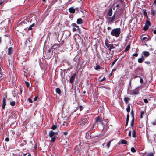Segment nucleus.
Masks as SVG:
<instances>
[{
    "label": "nucleus",
    "instance_id": "nucleus-53",
    "mask_svg": "<svg viewBox=\"0 0 156 156\" xmlns=\"http://www.w3.org/2000/svg\"><path fill=\"white\" fill-rule=\"evenodd\" d=\"M28 100L30 103H32L33 102L32 100L30 98H28Z\"/></svg>",
    "mask_w": 156,
    "mask_h": 156
},
{
    "label": "nucleus",
    "instance_id": "nucleus-8",
    "mask_svg": "<svg viewBox=\"0 0 156 156\" xmlns=\"http://www.w3.org/2000/svg\"><path fill=\"white\" fill-rule=\"evenodd\" d=\"M143 70V68L139 67L136 68L134 70V72L136 75H141Z\"/></svg>",
    "mask_w": 156,
    "mask_h": 156
},
{
    "label": "nucleus",
    "instance_id": "nucleus-33",
    "mask_svg": "<svg viewBox=\"0 0 156 156\" xmlns=\"http://www.w3.org/2000/svg\"><path fill=\"white\" fill-rule=\"evenodd\" d=\"M130 105L129 104H128V106L126 108V111L127 112L129 113L130 112Z\"/></svg>",
    "mask_w": 156,
    "mask_h": 156
},
{
    "label": "nucleus",
    "instance_id": "nucleus-6",
    "mask_svg": "<svg viewBox=\"0 0 156 156\" xmlns=\"http://www.w3.org/2000/svg\"><path fill=\"white\" fill-rule=\"evenodd\" d=\"M95 122L94 124L95 125L96 124H97V125L98 126V123H100L103 126H104V124L103 122H102V120L101 118H100L99 116H98L95 119Z\"/></svg>",
    "mask_w": 156,
    "mask_h": 156
},
{
    "label": "nucleus",
    "instance_id": "nucleus-1",
    "mask_svg": "<svg viewBox=\"0 0 156 156\" xmlns=\"http://www.w3.org/2000/svg\"><path fill=\"white\" fill-rule=\"evenodd\" d=\"M105 46L108 49L109 53H111V56H110L109 58H112L113 57V56L114 51H112V52L111 51V50L112 49H114L115 48V47L114 46V44L112 43L109 44L108 43V40L106 38L105 40Z\"/></svg>",
    "mask_w": 156,
    "mask_h": 156
},
{
    "label": "nucleus",
    "instance_id": "nucleus-20",
    "mask_svg": "<svg viewBox=\"0 0 156 156\" xmlns=\"http://www.w3.org/2000/svg\"><path fill=\"white\" fill-rule=\"evenodd\" d=\"M143 55L145 57H147L150 55V53L148 51H144L143 52Z\"/></svg>",
    "mask_w": 156,
    "mask_h": 156
},
{
    "label": "nucleus",
    "instance_id": "nucleus-36",
    "mask_svg": "<svg viewBox=\"0 0 156 156\" xmlns=\"http://www.w3.org/2000/svg\"><path fill=\"white\" fill-rule=\"evenodd\" d=\"M118 59V58H117L115 59L114 60V61L111 64V67L113 66V65L115 63V62L117 61Z\"/></svg>",
    "mask_w": 156,
    "mask_h": 156
},
{
    "label": "nucleus",
    "instance_id": "nucleus-64",
    "mask_svg": "<svg viewBox=\"0 0 156 156\" xmlns=\"http://www.w3.org/2000/svg\"><path fill=\"white\" fill-rule=\"evenodd\" d=\"M153 5L156 6V0H154V1Z\"/></svg>",
    "mask_w": 156,
    "mask_h": 156
},
{
    "label": "nucleus",
    "instance_id": "nucleus-54",
    "mask_svg": "<svg viewBox=\"0 0 156 156\" xmlns=\"http://www.w3.org/2000/svg\"><path fill=\"white\" fill-rule=\"evenodd\" d=\"M27 20H24L23 21L22 20L21 21V23H25L26 22H27Z\"/></svg>",
    "mask_w": 156,
    "mask_h": 156
},
{
    "label": "nucleus",
    "instance_id": "nucleus-21",
    "mask_svg": "<svg viewBox=\"0 0 156 156\" xmlns=\"http://www.w3.org/2000/svg\"><path fill=\"white\" fill-rule=\"evenodd\" d=\"M32 39H31L29 37V38H28L26 41L25 44V45L27 44L28 43H30V42L32 41Z\"/></svg>",
    "mask_w": 156,
    "mask_h": 156
},
{
    "label": "nucleus",
    "instance_id": "nucleus-17",
    "mask_svg": "<svg viewBox=\"0 0 156 156\" xmlns=\"http://www.w3.org/2000/svg\"><path fill=\"white\" fill-rule=\"evenodd\" d=\"M76 23L78 24H81L83 23V21L81 18H80L77 19Z\"/></svg>",
    "mask_w": 156,
    "mask_h": 156
},
{
    "label": "nucleus",
    "instance_id": "nucleus-2",
    "mask_svg": "<svg viewBox=\"0 0 156 156\" xmlns=\"http://www.w3.org/2000/svg\"><path fill=\"white\" fill-rule=\"evenodd\" d=\"M121 33L120 28H116L113 29L111 32V34L113 36H115L116 37H118Z\"/></svg>",
    "mask_w": 156,
    "mask_h": 156
},
{
    "label": "nucleus",
    "instance_id": "nucleus-3",
    "mask_svg": "<svg viewBox=\"0 0 156 156\" xmlns=\"http://www.w3.org/2000/svg\"><path fill=\"white\" fill-rule=\"evenodd\" d=\"M48 135L51 138V142H54L56 139V136L55 135H57V133H55L51 130L49 132Z\"/></svg>",
    "mask_w": 156,
    "mask_h": 156
},
{
    "label": "nucleus",
    "instance_id": "nucleus-62",
    "mask_svg": "<svg viewBox=\"0 0 156 156\" xmlns=\"http://www.w3.org/2000/svg\"><path fill=\"white\" fill-rule=\"evenodd\" d=\"M68 133L67 132H64L63 133V134L65 135H66L68 134Z\"/></svg>",
    "mask_w": 156,
    "mask_h": 156
},
{
    "label": "nucleus",
    "instance_id": "nucleus-14",
    "mask_svg": "<svg viewBox=\"0 0 156 156\" xmlns=\"http://www.w3.org/2000/svg\"><path fill=\"white\" fill-rule=\"evenodd\" d=\"M52 55V53H48V52H47L46 55H45L44 57L46 59H50Z\"/></svg>",
    "mask_w": 156,
    "mask_h": 156
},
{
    "label": "nucleus",
    "instance_id": "nucleus-38",
    "mask_svg": "<svg viewBox=\"0 0 156 156\" xmlns=\"http://www.w3.org/2000/svg\"><path fill=\"white\" fill-rule=\"evenodd\" d=\"M100 66L99 65H98V66H96L95 68V69L96 70H98V69H100Z\"/></svg>",
    "mask_w": 156,
    "mask_h": 156
},
{
    "label": "nucleus",
    "instance_id": "nucleus-15",
    "mask_svg": "<svg viewBox=\"0 0 156 156\" xmlns=\"http://www.w3.org/2000/svg\"><path fill=\"white\" fill-rule=\"evenodd\" d=\"M151 14L152 16H156V9L151 8Z\"/></svg>",
    "mask_w": 156,
    "mask_h": 156
},
{
    "label": "nucleus",
    "instance_id": "nucleus-16",
    "mask_svg": "<svg viewBox=\"0 0 156 156\" xmlns=\"http://www.w3.org/2000/svg\"><path fill=\"white\" fill-rule=\"evenodd\" d=\"M115 12L114 15L112 17H110L108 18V20L109 22H113L114 20L115 17Z\"/></svg>",
    "mask_w": 156,
    "mask_h": 156
},
{
    "label": "nucleus",
    "instance_id": "nucleus-9",
    "mask_svg": "<svg viewBox=\"0 0 156 156\" xmlns=\"http://www.w3.org/2000/svg\"><path fill=\"white\" fill-rule=\"evenodd\" d=\"M116 3L117 5L116 7H119L120 6H122L125 4V2L123 0H117Z\"/></svg>",
    "mask_w": 156,
    "mask_h": 156
},
{
    "label": "nucleus",
    "instance_id": "nucleus-48",
    "mask_svg": "<svg viewBox=\"0 0 156 156\" xmlns=\"http://www.w3.org/2000/svg\"><path fill=\"white\" fill-rule=\"evenodd\" d=\"M143 123H141L138 126V127L140 128H142L143 127Z\"/></svg>",
    "mask_w": 156,
    "mask_h": 156
},
{
    "label": "nucleus",
    "instance_id": "nucleus-30",
    "mask_svg": "<svg viewBox=\"0 0 156 156\" xmlns=\"http://www.w3.org/2000/svg\"><path fill=\"white\" fill-rule=\"evenodd\" d=\"M149 27L146 24L143 27V30H144L146 31L148 29Z\"/></svg>",
    "mask_w": 156,
    "mask_h": 156
},
{
    "label": "nucleus",
    "instance_id": "nucleus-46",
    "mask_svg": "<svg viewBox=\"0 0 156 156\" xmlns=\"http://www.w3.org/2000/svg\"><path fill=\"white\" fill-rule=\"evenodd\" d=\"M83 108H84L83 107V106H82V105L79 106V109H80V111H82L83 109Z\"/></svg>",
    "mask_w": 156,
    "mask_h": 156
},
{
    "label": "nucleus",
    "instance_id": "nucleus-35",
    "mask_svg": "<svg viewBox=\"0 0 156 156\" xmlns=\"http://www.w3.org/2000/svg\"><path fill=\"white\" fill-rule=\"evenodd\" d=\"M121 143L123 144H126L127 143V142L124 140H122L121 141Z\"/></svg>",
    "mask_w": 156,
    "mask_h": 156
},
{
    "label": "nucleus",
    "instance_id": "nucleus-50",
    "mask_svg": "<svg viewBox=\"0 0 156 156\" xmlns=\"http://www.w3.org/2000/svg\"><path fill=\"white\" fill-rule=\"evenodd\" d=\"M144 102L145 103H147L148 102V101L147 99H144Z\"/></svg>",
    "mask_w": 156,
    "mask_h": 156
},
{
    "label": "nucleus",
    "instance_id": "nucleus-18",
    "mask_svg": "<svg viewBox=\"0 0 156 156\" xmlns=\"http://www.w3.org/2000/svg\"><path fill=\"white\" fill-rule=\"evenodd\" d=\"M76 9L73 8V7H71L69 9V11L70 13H74L75 12Z\"/></svg>",
    "mask_w": 156,
    "mask_h": 156
},
{
    "label": "nucleus",
    "instance_id": "nucleus-49",
    "mask_svg": "<svg viewBox=\"0 0 156 156\" xmlns=\"http://www.w3.org/2000/svg\"><path fill=\"white\" fill-rule=\"evenodd\" d=\"M138 55V54L137 53H134L133 55V56L137 57Z\"/></svg>",
    "mask_w": 156,
    "mask_h": 156
},
{
    "label": "nucleus",
    "instance_id": "nucleus-34",
    "mask_svg": "<svg viewBox=\"0 0 156 156\" xmlns=\"http://www.w3.org/2000/svg\"><path fill=\"white\" fill-rule=\"evenodd\" d=\"M16 103L15 101H13L12 102H11L10 103V105L11 106H14L15 105Z\"/></svg>",
    "mask_w": 156,
    "mask_h": 156
},
{
    "label": "nucleus",
    "instance_id": "nucleus-43",
    "mask_svg": "<svg viewBox=\"0 0 156 156\" xmlns=\"http://www.w3.org/2000/svg\"><path fill=\"white\" fill-rule=\"evenodd\" d=\"M94 126H95V125L94 124H93V125L91 127V128H90L89 131H88V132H90V131H92V130L93 129H94Z\"/></svg>",
    "mask_w": 156,
    "mask_h": 156
},
{
    "label": "nucleus",
    "instance_id": "nucleus-7",
    "mask_svg": "<svg viewBox=\"0 0 156 156\" xmlns=\"http://www.w3.org/2000/svg\"><path fill=\"white\" fill-rule=\"evenodd\" d=\"M80 147L77 145L74 148V154L76 155L80 156L81 155V152L80 150Z\"/></svg>",
    "mask_w": 156,
    "mask_h": 156
},
{
    "label": "nucleus",
    "instance_id": "nucleus-55",
    "mask_svg": "<svg viewBox=\"0 0 156 156\" xmlns=\"http://www.w3.org/2000/svg\"><path fill=\"white\" fill-rule=\"evenodd\" d=\"M55 48V47L53 45L49 49H51V50H52V49H54Z\"/></svg>",
    "mask_w": 156,
    "mask_h": 156
},
{
    "label": "nucleus",
    "instance_id": "nucleus-51",
    "mask_svg": "<svg viewBox=\"0 0 156 156\" xmlns=\"http://www.w3.org/2000/svg\"><path fill=\"white\" fill-rule=\"evenodd\" d=\"M51 49H49L48 50V52H47L48 53H53V51L51 52Z\"/></svg>",
    "mask_w": 156,
    "mask_h": 156
},
{
    "label": "nucleus",
    "instance_id": "nucleus-26",
    "mask_svg": "<svg viewBox=\"0 0 156 156\" xmlns=\"http://www.w3.org/2000/svg\"><path fill=\"white\" fill-rule=\"evenodd\" d=\"M130 47V44H129L125 48L124 51L125 52H126L127 51H128Z\"/></svg>",
    "mask_w": 156,
    "mask_h": 156
},
{
    "label": "nucleus",
    "instance_id": "nucleus-31",
    "mask_svg": "<svg viewBox=\"0 0 156 156\" xmlns=\"http://www.w3.org/2000/svg\"><path fill=\"white\" fill-rule=\"evenodd\" d=\"M136 133L134 130H133L132 132V136L135 138L136 137Z\"/></svg>",
    "mask_w": 156,
    "mask_h": 156
},
{
    "label": "nucleus",
    "instance_id": "nucleus-60",
    "mask_svg": "<svg viewBox=\"0 0 156 156\" xmlns=\"http://www.w3.org/2000/svg\"><path fill=\"white\" fill-rule=\"evenodd\" d=\"M152 124L153 125H156V120H155V121L153 122H152Z\"/></svg>",
    "mask_w": 156,
    "mask_h": 156
},
{
    "label": "nucleus",
    "instance_id": "nucleus-44",
    "mask_svg": "<svg viewBox=\"0 0 156 156\" xmlns=\"http://www.w3.org/2000/svg\"><path fill=\"white\" fill-rule=\"evenodd\" d=\"M146 24L148 25L151 26V23L150 21L147 20L146 22Z\"/></svg>",
    "mask_w": 156,
    "mask_h": 156
},
{
    "label": "nucleus",
    "instance_id": "nucleus-61",
    "mask_svg": "<svg viewBox=\"0 0 156 156\" xmlns=\"http://www.w3.org/2000/svg\"><path fill=\"white\" fill-rule=\"evenodd\" d=\"M143 80L142 78H140V83H143Z\"/></svg>",
    "mask_w": 156,
    "mask_h": 156
},
{
    "label": "nucleus",
    "instance_id": "nucleus-12",
    "mask_svg": "<svg viewBox=\"0 0 156 156\" xmlns=\"http://www.w3.org/2000/svg\"><path fill=\"white\" fill-rule=\"evenodd\" d=\"M13 48L12 47H10L8 49V55H11L13 52Z\"/></svg>",
    "mask_w": 156,
    "mask_h": 156
},
{
    "label": "nucleus",
    "instance_id": "nucleus-56",
    "mask_svg": "<svg viewBox=\"0 0 156 156\" xmlns=\"http://www.w3.org/2000/svg\"><path fill=\"white\" fill-rule=\"evenodd\" d=\"M55 48V47L53 45L49 49H51V50H52V49H54Z\"/></svg>",
    "mask_w": 156,
    "mask_h": 156
},
{
    "label": "nucleus",
    "instance_id": "nucleus-57",
    "mask_svg": "<svg viewBox=\"0 0 156 156\" xmlns=\"http://www.w3.org/2000/svg\"><path fill=\"white\" fill-rule=\"evenodd\" d=\"M5 140L6 142H8L9 140V138L8 137H6L5 139Z\"/></svg>",
    "mask_w": 156,
    "mask_h": 156
},
{
    "label": "nucleus",
    "instance_id": "nucleus-19",
    "mask_svg": "<svg viewBox=\"0 0 156 156\" xmlns=\"http://www.w3.org/2000/svg\"><path fill=\"white\" fill-rule=\"evenodd\" d=\"M144 60V57L142 56V58H138V62L139 63H141L143 62V60Z\"/></svg>",
    "mask_w": 156,
    "mask_h": 156
},
{
    "label": "nucleus",
    "instance_id": "nucleus-63",
    "mask_svg": "<svg viewBox=\"0 0 156 156\" xmlns=\"http://www.w3.org/2000/svg\"><path fill=\"white\" fill-rule=\"evenodd\" d=\"M131 131H130L129 133V134H128V135L130 137H131Z\"/></svg>",
    "mask_w": 156,
    "mask_h": 156
},
{
    "label": "nucleus",
    "instance_id": "nucleus-47",
    "mask_svg": "<svg viewBox=\"0 0 156 156\" xmlns=\"http://www.w3.org/2000/svg\"><path fill=\"white\" fill-rule=\"evenodd\" d=\"M131 113L133 118H134V112H133V110H131Z\"/></svg>",
    "mask_w": 156,
    "mask_h": 156
},
{
    "label": "nucleus",
    "instance_id": "nucleus-59",
    "mask_svg": "<svg viewBox=\"0 0 156 156\" xmlns=\"http://www.w3.org/2000/svg\"><path fill=\"white\" fill-rule=\"evenodd\" d=\"M38 97L37 96V97H35V98H34V101H36L37 99L38 98Z\"/></svg>",
    "mask_w": 156,
    "mask_h": 156
},
{
    "label": "nucleus",
    "instance_id": "nucleus-45",
    "mask_svg": "<svg viewBox=\"0 0 156 156\" xmlns=\"http://www.w3.org/2000/svg\"><path fill=\"white\" fill-rule=\"evenodd\" d=\"M131 151L133 152H135L136 151L135 149L133 147L131 148Z\"/></svg>",
    "mask_w": 156,
    "mask_h": 156
},
{
    "label": "nucleus",
    "instance_id": "nucleus-52",
    "mask_svg": "<svg viewBox=\"0 0 156 156\" xmlns=\"http://www.w3.org/2000/svg\"><path fill=\"white\" fill-rule=\"evenodd\" d=\"M144 63L147 65H149L150 63V61H145Z\"/></svg>",
    "mask_w": 156,
    "mask_h": 156
},
{
    "label": "nucleus",
    "instance_id": "nucleus-13",
    "mask_svg": "<svg viewBox=\"0 0 156 156\" xmlns=\"http://www.w3.org/2000/svg\"><path fill=\"white\" fill-rule=\"evenodd\" d=\"M75 77L76 74H75L71 76L69 80V82L70 83L72 84L73 83L74 80L75 79Z\"/></svg>",
    "mask_w": 156,
    "mask_h": 156
},
{
    "label": "nucleus",
    "instance_id": "nucleus-58",
    "mask_svg": "<svg viewBox=\"0 0 156 156\" xmlns=\"http://www.w3.org/2000/svg\"><path fill=\"white\" fill-rule=\"evenodd\" d=\"M106 78L105 77L103 78L102 79H101L100 81L101 82H102L103 81H104L105 80Z\"/></svg>",
    "mask_w": 156,
    "mask_h": 156
},
{
    "label": "nucleus",
    "instance_id": "nucleus-42",
    "mask_svg": "<svg viewBox=\"0 0 156 156\" xmlns=\"http://www.w3.org/2000/svg\"><path fill=\"white\" fill-rule=\"evenodd\" d=\"M25 83L27 87H30V83L27 81H25Z\"/></svg>",
    "mask_w": 156,
    "mask_h": 156
},
{
    "label": "nucleus",
    "instance_id": "nucleus-27",
    "mask_svg": "<svg viewBox=\"0 0 156 156\" xmlns=\"http://www.w3.org/2000/svg\"><path fill=\"white\" fill-rule=\"evenodd\" d=\"M149 38L147 37H143L142 38V41L144 42L147 41H148Z\"/></svg>",
    "mask_w": 156,
    "mask_h": 156
},
{
    "label": "nucleus",
    "instance_id": "nucleus-40",
    "mask_svg": "<svg viewBox=\"0 0 156 156\" xmlns=\"http://www.w3.org/2000/svg\"><path fill=\"white\" fill-rule=\"evenodd\" d=\"M53 45L55 47V48L58 47H59L60 46V44H54V45Z\"/></svg>",
    "mask_w": 156,
    "mask_h": 156
},
{
    "label": "nucleus",
    "instance_id": "nucleus-5",
    "mask_svg": "<svg viewBox=\"0 0 156 156\" xmlns=\"http://www.w3.org/2000/svg\"><path fill=\"white\" fill-rule=\"evenodd\" d=\"M71 26L73 27V31L75 32L77 31V32L80 34H81L82 32L79 28V27L76 23H73L71 24Z\"/></svg>",
    "mask_w": 156,
    "mask_h": 156
},
{
    "label": "nucleus",
    "instance_id": "nucleus-32",
    "mask_svg": "<svg viewBox=\"0 0 156 156\" xmlns=\"http://www.w3.org/2000/svg\"><path fill=\"white\" fill-rule=\"evenodd\" d=\"M134 118H133L131 122V126L133 128V126L134 124Z\"/></svg>",
    "mask_w": 156,
    "mask_h": 156
},
{
    "label": "nucleus",
    "instance_id": "nucleus-10",
    "mask_svg": "<svg viewBox=\"0 0 156 156\" xmlns=\"http://www.w3.org/2000/svg\"><path fill=\"white\" fill-rule=\"evenodd\" d=\"M139 93V92L138 88H136L132 90L131 94L132 95H136L138 94Z\"/></svg>",
    "mask_w": 156,
    "mask_h": 156
},
{
    "label": "nucleus",
    "instance_id": "nucleus-22",
    "mask_svg": "<svg viewBox=\"0 0 156 156\" xmlns=\"http://www.w3.org/2000/svg\"><path fill=\"white\" fill-rule=\"evenodd\" d=\"M112 8H110V9L109 10V11H108V15L109 16H111L112 15Z\"/></svg>",
    "mask_w": 156,
    "mask_h": 156
},
{
    "label": "nucleus",
    "instance_id": "nucleus-25",
    "mask_svg": "<svg viewBox=\"0 0 156 156\" xmlns=\"http://www.w3.org/2000/svg\"><path fill=\"white\" fill-rule=\"evenodd\" d=\"M35 25L34 23L30 25L28 28V30H32V27L35 26Z\"/></svg>",
    "mask_w": 156,
    "mask_h": 156
},
{
    "label": "nucleus",
    "instance_id": "nucleus-29",
    "mask_svg": "<svg viewBox=\"0 0 156 156\" xmlns=\"http://www.w3.org/2000/svg\"><path fill=\"white\" fill-rule=\"evenodd\" d=\"M113 140H112L110 141H109L108 142H107V143H107V147L108 148H109V147L110 146L111 142L112 141H113Z\"/></svg>",
    "mask_w": 156,
    "mask_h": 156
},
{
    "label": "nucleus",
    "instance_id": "nucleus-4",
    "mask_svg": "<svg viewBox=\"0 0 156 156\" xmlns=\"http://www.w3.org/2000/svg\"><path fill=\"white\" fill-rule=\"evenodd\" d=\"M89 118L86 116H84L81 118L79 122V124L83 126L84 125L88 122Z\"/></svg>",
    "mask_w": 156,
    "mask_h": 156
},
{
    "label": "nucleus",
    "instance_id": "nucleus-11",
    "mask_svg": "<svg viewBox=\"0 0 156 156\" xmlns=\"http://www.w3.org/2000/svg\"><path fill=\"white\" fill-rule=\"evenodd\" d=\"M6 105V99L5 98L3 97L2 100V108L3 109H4Z\"/></svg>",
    "mask_w": 156,
    "mask_h": 156
},
{
    "label": "nucleus",
    "instance_id": "nucleus-24",
    "mask_svg": "<svg viewBox=\"0 0 156 156\" xmlns=\"http://www.w3.org/2000/svg\"><path fill=\"white\" fill-rule=\"evenodd\" d=\"M130 100V99L127 97H126L124 98V100L126 103L127 104L128 103L129 101Z\"/></svg>",
    "mask_w": 156,
    "mask_h": 156
},
{
    "label": "nucleus",
    "instance_id": "nucleus-37",
    "mask_svg": "<svg viewBox=\"0 0 156 156\" xmlns=\"http://www.w3.org/2000/svg\"><path fill=\"white\" fill-rule=\"evenodd\" d=\"M145 156H154V154L153 153L151 152Z\"/></svg>",
    "mask_w": 156,
    "mask_h": 156
},
{
    "label": "nucleus",
    "instance_id": "nucleus-28",
    "mask_svg": "<svg viewBox=\"0 0 156 156\" xmlns=\"http://www.w3.org/2000/svg\"><path fill=\"white\" fill-rule=\"evenodd\" d=\"M56 93L59 94H60L61 93V91L60 89L58 88H57L56 89Z\"/></svg>",
    "mask_w": 156,
    "mask_h": 156
},
{
    "label": "nucleus",
    "instance_id": "nucleus-41",
    "mask_svg": "<svg viewBox=\"0 0 156 156\" xmlns=\"http://www.w3.org/2000/svg\"><path fill=\"white\" fill-rule=\"evenodd\" d=\"M129 114H127V116H126V121L129 122Z\"/></svg>",
    "mask_w": 156,
    "mask_h": 156
},
{
    "label": "nucleus",
    "instance_id": "nucleus-23",
    "mask_svg": "<svg viewBox=\"0 0 156 156\" xmlns=\"http://www.w3.org/2000/svg\"><path fill=\"white\" fill-rule=\"evenodd\" d=\"M142 12L144 16H145L147 18H148V16L146 12V9H143L142 10Z\"/></svg>",
    "mask_w": 156,
    "mask_h": 156
},
{
    "label": "nucleus",
    "instance_id": "nucleus-39",
    "mask_svg": "<svg viewBox=\"0 0 156 156\" xmlns=\"http://www.w3.org/2000/svg\"><path fill=\"white\" fill-rule=\"evenodd\" d=\"M57 128V126L55 125H53L51 128V129L53 130H55Z\"/></svg>",
    "mask_w": 156,
    "mask_h": 156
}]
</instances>
